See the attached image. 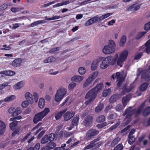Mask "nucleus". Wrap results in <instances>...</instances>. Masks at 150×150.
I'll return each mask as SVG.
<instances>
[{"label":"nucleus","mask_w":150,"mask_h":150,"mask_svg":"<svg viewBox=\"0 0 150 150\" xmlns=\"http://www.w3.org/2000/svg\"><path fill=\"white\" fill-rule=\"evenodd\" d=\"M83 79V77L80 76H76L71 78V80L76 82H80L82 81Z\"/></svg>","instance_id":"nucleus-22"},{"label":"nucleus","mask_w":150,"mask_h":150,"mask_svg":"<svg viewBox=\"0 0 150 150\" xmlns=\"http://www.w3.org/2000/svg\"><path fill=\"white\" fill-rule=\"evenodd\" d=\"M115 77L117 78V80L121 79L122 78H124L122 76V75L121 74L120 72H117L116 73Z\"/></svg>","instance_id":"nucleus-58"},{"label":"nucleus","mask_w":150,"mask_h":150,"mask_svg":"<svg viewBox=\"0 0 150 150\" xmlns=\"http://www.w3.org/2000/svg\"><path fill=\"white\" fill-rule=\"evenodd\" d=\"M118 57V54H116L115 56V59H113L112 58L110 64L112 65L115 64L116 62V61L117 60Z\"/></svg>","instance_id":"nucleus-48"},{"label":"nucleus","mask_w":150,"mask_h":150,"mask_svg":"<svg viewBox=\"0 0 150 150\" xmlns=\"http://www.w3.org/2000/svg\"><path fill=\"white\" fill-rule=\"evenodd\" d=\"M25 96L26 100L29 102V103L32 104L34 102L32 95L29 92L26 93Z\"/></svg>","instance_id":"nucleus-15"},{"label":"nucleus","mask_w":150,"mask_h":150,"mask_svg":"<svg viewBox=\"0 0 150 150\" xmlns=\"http://www.w3.org/2000/svg\"><path fill=\"white\" fill-rule=\"evenodd\" d=\"M40 148V144L39 143L36 144L33 150H39Z\"/></svg>","instance_id":"nucleus-64"},{"label":"nucleus","mask_w":150,"mask_h":150,"mask_svg":"<svg viewBox=\"0 0 150 150\" xmlns=\"http://www.w3.org/2000/svg\"><path fill=\"white\" fill-rule=\"evenodd\" d=\"M56 146V144L54 143L49 142L47 144L46 146L42 147L41 150H50L51 149L54 148Z\"/></svg>","instance_id":"nucleus-16"},{"label":"nucleus","mask_w":150,"mask_h":150,"mask_svg":"<svg viewBox=\"0 0 150 150\" xmlns=\"http://www.w3.org/2000/svg\"><path fill=\"white\" fill-rule=\"evenodd\" d=\"M93 119L92 116L88 115L84 119L83 121V125L86 127L89 126L92 123Z\"/></svg>","instance_id":"nucleus-11"},{"label":"nucleus","mask_w":150,"mask_h":150,"mask_svg":"<svg viewBox=\"0 0 150 150\" xmlns=\"http://www.w3.org/2000/svg\"><path fill=\"white\" fill-rule=\"evenodd\" d=\"M31 134V132H29L24 137V138L21 140V142H24L28 138L29 136H30Z\"/></svg>","instance_id":"nucleus-57"},{"label":"nucleus","mask_w":150,"mask_h":150,"mask_svg":"<svg viewBox=\"0 0 150 150\" xmlns=\"http://www.w3.org/2000/svg\"><path fill=\"white\" fill-rule=\"evenodd\" d=\"M123 146L122 144H119L115 147L113 150H122Z\"/></svg>","instance_id":"nucleus-54"},{"label":"nucleus","mask_w":150,"mask_h":150,"mask_svg":"<svg viewBox=\"0 0 150 150\" xmlns=\"http://www.w3.org/2000/svg\"><path fill=\"white\" fill-rule=\"evenodd\" d=\"M131 118L132 117H127V116H126L124 120V122L123 123L124 126H126V125H128L130 122L131 120Z\"/></svg>","instance_id":"nucleus-39"},{"label":"nucleus","mask_w":150,"mask_h":150,"mask_svg":"<svg viewBox=\"0 0 150 150\" xmlns=\"http://www.w3.org/2000/svg\"><path fill=\"white\" fill-rule=\"evenodd\" d=\"M97 94L95 92L93 89H92L88 92L85 96V99H88L86 102V104L87 105L91 103L94 99L95 98Z\"/></svg>","instance_id":"nucleus-5"},{"label":"nucleus","mask_w":150,"mask_h":150,"mask_svg":"<svg viewBox=\"0 0 150 150\" xmlns=\"http://www.w3.org/2000/svg\"><path fill=\"white\" fill-rule=\"evenodd\" d=\"M145 46L146 47L145 49L146 52L148 53H150V39L145 44Z\"/></svg>","instance_id":"nucleus-29"},{"label":"nucleus","mask_w":150,"mask_h":150,"mask_svg":"<svg viewBox=\"0 0 150 150\" xmlns=\"http://www.w3.org/2000/svg\"><path fill=\"white\" fill-rule=\"evenodd\" d=\"M21 112V108L18 107L15 109L12 115V116L13 117L16 116L18 114H20Z\"/></svg>","instance_id":"nucleus-27"},{"label":"nucleus","mask_w":150,"mask_h":150,"mask_svg":"<svg viewBox=\"0 0 150 150\" xmlns=\"http://www.w3.org/2000/svg\"><path fill=\"white\" fill-rule=\"evenodd\" d=\"M128 142L130 145L132 144L135 141V138L133 136H129V135H128Z\"/></svg>","instance_id":"nucleus-44"},{"label":"nucleus","mask_w":150,"mask_h":150,"mask_svg":"<svg viewBox=\"0 0 150 150\" xmlns=\"http://www.w3.org/2000/svg\"><path fill=\"white\" fill-rule=\"evenodd\" d=\"M105 117L104 115H101L97 117L96 121L98 123L102 122L105 120Z\"/></svg>","instance_id":"nucleus-34"},{"label":"nucleus","mask_w":150,"mask_h":150,"mask_svg":"<svg viewBox=\"0 0 150 150\" xmlns=\"http://www.w3.org/2000/svg\"><path fill=\"white\" fill-rule=\"evenodd\" d=\"M100 139L101 137H99L91 141L90 144L85 148V149H89L93 147L96 149L99 148L103 143L102 141L98 142Z\"/></svg>","instance_id":"nucleus-4"},{"label":"nucleus","mask_w":150,"mask_h":150,"mask_svg":"<svg viewBox=\"0 0 150 150\" xmlns=\"http://www.w3.org/2000/svg\"><path fill=\"white\" fill-rule=\"evenodd\" d=\"M104 107V105L103 104H100L97 106L95 108V112L98 113L100 112Z\"/></svg>","instance_id":"nucleus-38"},{"label":"nucleus","mask_w":150,"mask_h":150,"mask_svg":"<svg viewBox=\"0 0 150 150\" xmlns=\"http://www.w3.org/2000/svg\"><path fill=\"white\" fill-rule=\"evenodd\" d=\"M149 84L147 83H144L142 84L140 87V91H145L148 86Z\"/></svg>","instance_id":"nucleus-31"},{"label":"nucleus","mask_w":150,"mask_h":150,"mask_svg":"<svg viewBox=\"0 0 150 150\" xmlns=\"http://www.w3.org/2000/svg\"><path fill=\"white\" fill-rule=\"evenodd\" d=\"M112 59V56H111L108 57L103 60L100 66L101 68L104 69L108 66Z\"/></svg>","instance_id":"nucleus-10"},{"label":"nucleus","mask_w":150,"mask_h":150,"mask_svg":"<svg viewBox=\"0 0 150 150\" xmlns=\"http://www.w3.org/2000/svg\"><path fill=\"white\" fill-rule=\"evenodd\" d=\"M143 55V53L142 52H140L138 54L136 55L134 57V59H135L137 60L141 58L142 56Z\"/></svg>","instance_id":"nucleus-60"},{"label":"nucleus","mask_w":150,"mask_h":150,"mask_svg":"<svg viewBox=\"0 0 150 150\" xmlns=\"http://www.w3.org/2000/svg\"><path fill=\"white\" fill-rule=\"evenodd\" d=\"M144 28L145 30H148L150 29V21L144 25Z\"/></svg>","instance_id":"nucleus-55"},{"label":"nucleus","mask_w":150,"mask_h":150,"mask_svg":"<svg viewBox=\"0 0 150 150\" xmlns=\"http://www.w3.org/2000/svg\"><path fill=\"white\" fill-rule=\"evenodd\" d=\"M67 108H65L56 114L55 116L56 119V120H58L63 115H64V114L67 111Z\"/></svg>","instance_id":"nucleus-20"},{"label":"nucleus","mask_w":150,"mask_h":150,"mask_svg":"<svg viewBox=\"0 0 150 150\" xmlns=\"http://www.w3.org/2000/svg\"><path fill=\"white\" fill-rule=\"evenodd\" d=\"M55 60L56 59L55 57L52 56H50L46 59L44 60L43 61V62L45 63L53 62H54Z\"/></svg>","instance_id":"nucleus-26"},{"label":"nucleus","mask_w":150,"mask_h":150,"mask_svg":"<svg viewBox=\"0 0 150 150\" xmlns=\"http://www.w3.org/2000/svg\"><path fill=\"white\" fill-rule=\"evenodd\" d=\"M146 33V31H143L139 32L136 37V39L139 40L142 37L144 36Z\"/></svg>","instance_id":"nucleus-35"},{"label":"nucleus","mask_w":150,"mask_h":150,"mask_svg":"<svg viewBox=\"0 0 150 150\" xmlns=\"http://www.w3.org/2000/svg\"><path fill=\"white\" fill-rule=\"evenodd\" d=\"M126 41V37L125 36L123 35L121 37L119 43L120 46H123L125 44Z\"/></svg>","instance_id":"nucleus-32"},{"label":"nucleus","mask_w":150,"mask_h":150,"mask_svg":"<svg viewBox=\"0 0 150 150\" xmlns=\"http://www.w3.org/2000/svg\"><path fill=\"white\" fill-rule=\"evenodd\" d=\"M22 62V60L21 58L16 59L12 62V66L14 67H19L20 66Z\"/></svg>","instance_id":"nucleus-21"},{"label":"nucleus","mask_w":150,"mask_h":150,"mask_svg":"<svg viewBox=\"0 0 150 150\" xmlns=\"http://www.w3.org/2000/svg\"><path fill=\"white\" fill-rule=\"evenodd\" d=\"M29 104V102L26 100L22 102L21 105L23 108H26L28 106Z\"/></svg>","instance_id":"nucleus-53"},{"label":"nucleus","mask_w":150,"mask_h":150,"mask_svg":"<svg viewBox=\"0 0 150 150\" xmlns=\"http://www.w3.org/2000/svg\"><path fill=\"white\" fill-rule=\"evenodd\" d=\"M7 7V5L6 4H2L0 6V9L2 10L6 9Z\"/></svg>","instance_id":"nucleus-63"},{"label":"nucleus","mask_w":150,"mask_h":150,"mask_svg":"<svg viewBox=\"0 0 150 150\" xmlns=\"http://www.w3.org/2000/svg\"><path fill=\"white\" fill-rule=\"evenodd\" d=\"M125 80V78H122L121 79L117 80V81H118V82L117 84L118 86L120 87L122 85V83L124 82Z\"/></svg>","instance_id":"nucleus-49"},{"label":"nucleus","mask_w":150,"mask_h":150,"mask_svg":"<svg viewBox=\"0 0 150 150\" xmlns=\"http://www.w3.org/2000/svg\"><path fill=\"white\" fill-rule=\"evenodd\" d=\"M15 74V72L12 71L8 70L6 71V75L7 76H12Z\"/></svg>","instance_id":"nucleus-50"},{"label":"nucleus","mask_w":150,"mask_h":150,"mask_svg":"<svg viewBox=\"0 0 150 150\" xmlns=\"http://www.w3.org/2000/svg\"><path fill=\"white\" fill-rule=\"evenodd\" d=\"M34 97V99L35 102L37 103L39 98V96L38 94L36 92H34L33 94Z\"/></svg>","instance_id":"nucleus-59"},{"label":"nucleus","mask_w":150,"mask_h":150,"mask_svg":"<svg viewBox=\"0 0 150 150\" xmlns=\"http://www.w3.org/2000/svg\"><path fill=\"white\" fill-rule=\"evenodd\" d=\"M132 97V94L129 93L124 97L122 99V102L124 107H125L128 102L129 101Z\"/></svg>","instance_id":"nucleus-14"},{"label":"nucleus","mask_w":150,"mask_h":150,"mask_svg":"<svg viewBox=\"0 0 150 150\" xmlns=\"http://www.w3.org/2000/svg\"><path fill=\"white\" fill-rule=\"evenodd\" d=\"M99 62L98 59H96L93 61L91 66L92 70H94L96 69Z\"/></svg>","instance_id":"nucleus-25"},{"label":"nucleus","mask_w":150,"mask_h":150,"mask_svg":"<svg viewBox=\"0 0 150 150\" xmlns=\"http://www.w3.org/2000/svg\"><path fill=\"white\" fill-rule=\"evenodd\" d=\"M50 111L49 108H45L43 111L35 114L33 120L34 123L36 124L38 122L41 121L42 119Z\"/></svg>","instance_id":"nucleus-3"},{"label":"nucleus","mask_w":150,"mask_h":150,"mask_svg":"<svg viewBox=\"0 0 150 150\" xmlns=\"http://www.w3.org/2000/svg\"><path fill=\"white\" fill-rule=\"evenodd\" d=\"M3 48L1 49L2 50H9L11 49V47L9 46H7L6 45L3 46Z\"/></svg>","instance_id":"nucleus-62"},{"label":"nucleus","mask_w":150,"mask_h":150,"mask_svg":"<svg viewBox=\"0 0 150 150\" xmlns=\"http://www.w3.org/2000/svg\"><path fill=\"white\" fill-rule=\"evenodd\" d=\"M60 49V47H57L52 48L50 51V52L54 54L56 53V51L59 50Z\"/></svg>","instance_id":"nucleus-52"},{"label":"nucleus","mask_w":150,"mask_h":150,"mask_svg":"<svg viewBox=\"0 0 150 150\" xmlns=\"http://www.w3.org/2000/svg\"><path fill=\"white\" fill-rule=\"evenodd\" d=\"M120 94L117 93L114 94L110 98L109 102L111 103H115L117 100Z\"/></svg>","instance_id":"nucleus-24"},{"label":"nucleus","mask_w":150,"mask_h":150,"mask_svg":"<svg viewBox=\"0 0 150 150\" xmlns=\"http://www.w3.org/2000/svg\"><path fill=\"white\" fill-rule=\"evenodd\" d=\"M141 78L142 80H144L146 81L150 80V72H148L147 70H143L142 71Z\"/></svg>","instance_id":"nucleus-12"},{"label":"nucleus","mask_w":150,"mask_h":150,"mask_svg":"<svg viewBox=\"0 0 150 150\" xmlns=\"http://www.w3.org/2000/svg\"><path fill=\"white\" fill-rule=\"evenodd\" d=\"M86 69L83 67H80L78 69V72L81 75H83L86 72Z\"/></svg>","instance_id":"nucleus-45"},{"label":"nucleus","mask_w":150,"mask_h":150,"mask_svg":"<svg viewBox=\"0 0 150 150\" xmlns=\"http://www.w3.org/2000/svg\"><path fill=\"white\" fill-rule=\"evenodd\" d=\"M67 90L64 88H60L57 91L55 97V100L57 102L59 101L66 95Z\"/></svg>","instance_id":"nucleus-7"},{"label":"nucleus","mask_w":150,"mask_h":150,"mask_svg":"<svg viewBox=\"0 0 150 150\" xmlns=\"http://www.w3.org/2000/svg\"><path fill=\"white\" fill-rule=\"evenodd\" d=\"M18 122L17 121H14L10 124V127L11 130H14L15 127L18 125Z\"/></svg>","instance_id":"nucleus-37"},{"label":"nucleus","mask_w":150,"mask_h":150,"mask_svg":"<svg viewBox=\"0 0 150 150\" xmlns=\"http://www.w3.org/2000/svg\"><path fill=\"white\" fill-rule=\"evenodd\" d=\"M125 107L121 104H117L115 107L116 110L119 112H121Z\"/></svg>","instance_id":"nucleus-36"},{"label":"nucleus","mask_w":150,"mask_h":150,"mask_svg":"<svg viewBox=\"0 0 150 150\" xmlns=\"http://www.w3.org/2000/svg\"><path fill=\"white\" fill-rule=\"evenodd\" d=\"M75 113L74 111L66 112L63 115L64 120L65 121H67L71 119L75 115Z\"/></svg>","instance_id":"nucleus-13"},{"label":"nucleus","mask_w":150,"mask_h":150,"mask_svg":"<svg viewBox=\"0 0 150 150\" xmlns=\"http://www.w3.org/2000/svg\"><path fill=\"white\" fill-rule=\"evenodd\" d=\"M120 124V121H118L115 125L112 126L109 129V130L112 131L113 130L116 129Z\"/></svg>","instance_id":"nucleus-46"},{"label":"nucleus","mask_w":150,"mask_h":150,"mask_svg":"<svg viewBox=\"0 0 150 150\" xmlns=\"http://www.w3.org/2000/svg\"><path fill=\"white\" fill-rule=\"evenodd\" d=\"M6 125L3 121L0 120V135H3L5 131Z\"/></svg>","instance_id":"nucleus-17"},{"label":"nucleus","mask_w":150,"mask_h":150,"mask_svg":"<svg viewBox=\"0 0 150 150\" xmlns=\"http://www.w3.org/2000/svg\"><path fill=\"white\" fill-rule=\"evenodd\" d=\"M79 120V116H76L73 118L72 121V126H73L72 128H73L74 126H77V125Z\"/></svg>","instance_id":"nucleus-28"},{"label":"nucleus","mask_w":150,"mask_h":150,"mask_svg":"<svg viewBox=\"0 0 150 150\" xmlns=\"http://www.w3.org/2000/svg\"><path fill=\"white\" fill-rule=\"evenodd\" d=\"M116 45L113 40L109 41L108 45L104 46L103 49V52L106 54L113 53L115 51V47Z\"/></svg>","instance_id":"nucleus-2"},{"label":"nucleus","mask_w":150,"mask_h":150,"mask_svg":"<svg viewBox=\"0 0 150 150\" xmlns=\"http://www.w3.org/2000/svg\"><path fill=\"white\" fill-rule=\"evenodd\" d=\"M98 74V72L93 73L86 79V82L83 83V87L85 88L88 86L92 82L93 80L96 77Z\"/></svg>","instance_id":"nucleus-9"},{"label":"nucleus","mask_w":150,"mask_h":150,"mask_svg":"<svg viewBox=\"0 0 150 150\" xmlns=\"http://www.w3.org/2000/svg\"><path fill=\"white\" fill-rule=\"evenodd\" d=\"M15 96L14 95H12L9 97H7L4 99V101L5 102H7L12 100L15 98Z\"/></svg>","instance_id":"nucleus-47"},{"label":"nucleus","mask_w":150,"mask_h":150,"mask_svg":"<svg viewBox=\"0 0 150 150\" xmlns=\"http://www.w3.org/2000/svg\"><path fill=\"white\" fill-rule=\"evenodd\" d=\"M150 114V107L146 108L142 113V115L144 116H147Z\"/></svg>","instance_id":"nucleus-30"},{"label":"nucleus","mask_w":150,"mask_h":150,"mask_svg":"<svg viewBox=\"0 0 150 150\" xmlns=\"http://www.w3.org/2000/svg\"><path fill=\"white\" fill-rule=\"evenodd\" d=\"M23 82L21 81L18 83L14 86V88L15 90H17L21 88L23 86Z\"/></svg>","instance_id":"nucleus-42"},{"label":"nucleus","mask_w":150,"mask_h":150,"mask_svg":"<svg viewBox=\"0 0 150 150\" xmlns=\"http://www.w3.org/2000/svg\"><path fill=\"white\" fill-rule=\"evenodd\" d=\"M111 92V90L110 88H108L107 90H104L103 93V96L104 97H106L110 94Z\"/></svg>","instance_id":"nucleus-40"},{"label":"nucleus","mask_w":150,"mask_h":150,"mask_svg":"<svg viewBox=\"0 0 150 150\" xmlns=\"http://www.w3.org/2000/svg\"><path fill=\"white\" fill-rule=\"evenodd\" d=\"M120 140V139L119 137H117L114 139L111 144V147H114L117 144L118 142Z\"/></svg>","instance_id":"nucleus-43"},{"label":"nucleus","mask_w":150,"mask_h":150,"mask_svg":"<svg viewBox=\"0 0 150 150\" xmlns=\"http://www.w3.org/2000/svg\"><path fill=\"white\" fill-rule=\"evenodd\" d=\"M49 141L48 135L47 134L42 138L41 140V143L42 144H45L47 143Z\"/></svg>","instance_id":"nucleus-33"},{"label":"nucleus","mask_w":150,"mask_h":150,"mask_svg":"<svg viewBox=\"0 0 150 150\" xmlns=\"http://www.w3.org/2000/svg\"><path fill=\"white\" fill-rule=\"evenodd\" d=\"M99 132L98 130L94 129H91L89 130L87 132V136L88 137L96 136L98 134Z\"/></svg>","instance_id":"nucleus-18"},{"label":"nucleus","mask_w":150,"mask_h":150,"mask_svg":"<svg viewBox=\"0 0 150 150\" xmlns=\"http://www.w3.org/2000/svg\"><path fill=\"white\" fill-rule=\"evenodd\" d=\"M55 138V134L53 133H52L50 134L49 136H48V139L49 141L50 142L53 141Z\"/></svg>","instance_id":"nucleus-51"},{"label":"nucleus","mask_w":150,"mask_h":150,"mask_svg":"<svg viewBox=\"0 0 150 150\" xmlns=\"http://www.w3.org/2000/svg\"><path fill=\"white\" fill-rule=\"evenodd\" d=\"M44 99L43 98H40L39 102L38 105L40 108H43L45 105Z\"/></svg>","instance_id":"nucleus-41"},{"label":"nucleus","mask_w":150,"mask_h":150,"mask_svg":"<svg viewBox=\"0 0 150 150\" xmlns=\"http://www.w3.org/2000/svg\"><path fill=\"white\" fill-rule=\"evenodd\" d=\"M22 9L21 8H11V11L13 12H16L17 11H19L21 10Z\"/></svg>","instance_id":"nucleus-61"},{"label":"nucleus","mask_w":150,"mask_h":150,"mask_svg":"<svg viewBox=\"0 0 150 150\" xmlns=\"http://www.w3.org/2000/svg\"><path fill=\"white\" fill-rule=\"evenodd\" d=\"M76 85V83H72L69 84L68 86V88L70 90H72Z\"/></svg>","instance_id":"nucleus-56"},{"label":"nucleus","mask_w":150,"mask_h":150,"mask_svg":"<svg viewBox=\"0 0 150 150\" xmlns=\"http://www.w3.org/2000/svg\"><path fill=\"white\" fill-rule=\"evenodd\" d=\"M144 104V103H143L137 109L133 108V106L129 107L126 109L123 114V115L125 116L126 115L127 117H132V115H134L135 117H138L141 114Z\"/></svg>","instance_id":"nucleus-1"},{"label":"nucleus","mask_w":150,"mask_h":150,"mask_svg":"<svg viewBox=\"0 0 150 150\" xmlns=\"http://www.w3.org/2000/svg\"><path fill=\"white\" fill-rule=\"evenodd\" d=\"M103 86L102 83L98 84L93 89L95 92L97 93L100 92L103 88Z\"/></svg>","instance_id":"nucleus-23"},{"label":"nucleus","mask_w":150,"mask_h":150,"mask_svg":"<svg viewBox=\"0 0 150 150\" xmlns=\"http://www.w3.org/2000/svg\"><path fill=\"white\" fill-rule=\"evenodd\" d=\"M140 5L137 4H134L130 6L127 9L128 11H135L139 10L140 8Z\"/></svg>","instance_id":"nucleus-19"},{"label":"nucleus","mask_w":150,"mask_h":150,"mask_svg":"<svg viewBox=\"0 0 150 150\" xmlns=\"http://www.w3.org/2000/svg\"><path fill=\"white\" fill-rule=\"evenodd\" d=\"M128 55V52L127 50L123 51L119 55L117 62L118 65L120 67L122 66V63L124 62L127 58Z\"/></svg>","instance_id":"nucleus-6"},{"label":"nucleus","mask_w":150,"mask_h":150,"mask_svg":"<svg viewBox=\"0 0 150 150\" xmlns=\"http://www.w3.org/2000/svg\"><path fill=\"white\" fill-rule=\"evenodd\" d=\"M104 19L105 18L103 15L100 17L96 16L88 20L86 22L84 25L85 26H88L95 22L98 23Z\"/></svg>","instance_id":"nucleus-8"}]
</instances>
